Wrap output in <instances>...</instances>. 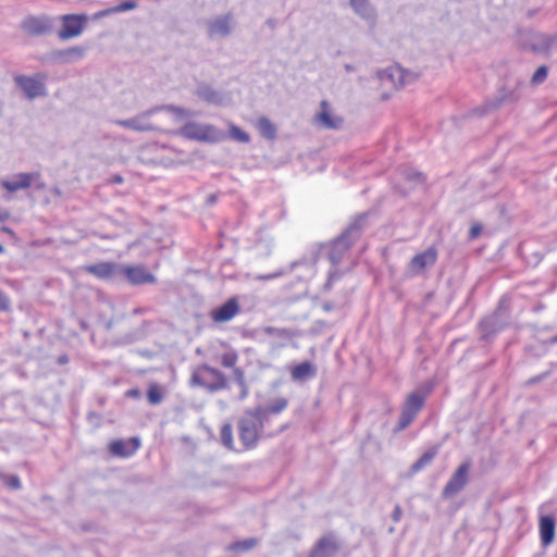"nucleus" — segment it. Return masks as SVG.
Returning <instances> with one entry per match:
<instances>
[{
    "mask_svg": "<svg viewBox=\"0 0 557 557\" xmlns=\"http://www.w3.org/2000/svg\"><path fill=\"white\" fill-rule=\"evenodd\" d=\"M368 226V213L357 214L348 226L329 243V260L336 267L342 262L346 252L360 239Z\"/></svg>",
    "mask_w": 557,
    "mask_h": 557,
    "instance_id": "nucleus-1",
    "label": "nucleus"
},
{
    "mask_svg": "<svg viewBox=\"0 0 557 557\" xmlns=\"http://www.w3.org/2000/svg\"><path fill=\"white\" fill-rule=\"evenodd\" d=\"M263 419L258 417L256 409H247L237 421V431L244 450L252 449L257 446L260 433L265 426Z\"/></svg>",
    "mask_w": 557,
    "mask_h": 557,
    "instance_id": "nucleus-2",
    "label": "nucleus"
},
{
    "mask_svg": "<svg viewBox=\"0 0 557 557\" xmlns=\"http://www.w3.org/2000/svg\"><path fill=\"white\" fill-rule=\"evenodd\" d=\"M191 386H200L210 393L228 387L226 376L219 370L208 364H201L190 376Z\"/></svg>",
    "mask_w": 557,
    "mask_h": 557,
    "instance_id": "nucleus-3",
    "label": "nucleus"
},
{
    "mask_svg": "<svg viewBox=\"0 0 557 557\" xmlns=\"http://www.w3.org/2000/svg\"><path fill=\"white\" fill-rule=\"evenodd\" d=\"M524 85V78L518 77L513 86L504 85L497 91V94L485 101V103L476 109L480 115L487 114L492 111L497 110L504 104H510L517 102L520 97V88Z\"/></svg>",
    "mask_w": 557,
    "mask_h": 557,
    "instance_id": "nucleus-4",
    "label": "nucleus"
},
{
    "mask_svg": "<svg viewBox=\"0 0 557 557\" xmlns=\"http://www.w3.org/2000/svg\"><path fill=\"white\" fill-rule=\"evenodd\" d=\"M178 134L186 139L200 143H218L222 138L221 133L214 125L194 121L185 123L178 131Z\"/></svg>",
    "mask_w": 557,
    "mask_h": 557,
    "instance_id": "nucleus-5",
    "label": "nucleus"
},
{
    "mask_svg": "<svg viewBox=\"0 0 557 557\" xmlns=\"http://www.w3.org/2000/svg\"><path fill=\"white\" fill-rule=\"evenodd\" d=\"M46 79L47 75L44 73H36L33 76L18 74L13 78L16 87L23 91L28 100L47 95Z\"/></svg>",
    "mask_w": 557,
    "mask_h": 557,
    "instance_id": "nucleus-6",
    "label": "nucleus"
},
{
    "mask_svg": "<svg viewBox=\"0 0 557 557\" xmlns=\"http://www.w3.org/2000/svg\"><path fill=\"white\" fill-rule=\"evenodd\" d=\"M425 401V395L419 392H413L408 395L396 426V431H401L408 428L416 419L418 412L423 408Z\"/></svg>",
    "mask_w": 557,
    "mask_h": 557,
    "instance_id": "nucleus-7",
    "label": "nucleus"
},
{
    "mask_svg": "<svg viewBox=\"0 0 557 557\" xmlns=\"http://www.w3.org/2000/svg\"><path fill=\"white\" fill-rule=\"evenodd\" d=\"M61 28L58 30V37L61 40H67L79 36L88 23L87 14H64L60 16Z\"/></svg>",
    "mask_w": 557,
    "mask_h": 557,
    "instance_id": "nucleus-8",
    "label": "nucleus"
},
{
    "mask_svg": "<svg viewBox=\"0 0 557 557\" xmlns=\"http://www.w3.org/2000/svg\"><path fill=\"white\" fill-rule=\"evenodd\" d=\"M470 469L471 462L469 460L459 465L442 491L444 498H450L465 488L469 481Z\"/></svg>",
    "mask_w": 557,
    "mask_h": 557,
    "instance_id": "nucleus-9",
    "label": "nucleus"
},
{
    "mask_svg": "<svg viewBox=\"0 0 557 557\" xmlns=\"http://www.w3.org/2000/svg\"><path fill=\"white\" fill-rule=\"evenodd\" d=\"M21 27L28 35L40 36L52 33L54 22L52 17L47 15H30L23 20Z\"/></svg>",
    "mask_w": 557,
    "mask_h": 557,
    "instance_id": "nucleus-10",
    "label": "nucleus"
},
{
    "mask_svg": "<svg viewBox=\"0 0 557 557\" xmlns=\"http://www.w3.org/2000/svg\"><path fill=\"white\" fill-rule=\"evenodd\" d=\"M380 79L384 83H391L395 88L405 87L407 84L416 82L418 79V75L404 70L400 66H391L380 74Z\"/></svg>",
    "mask_w": 557,
    "mask_h": 557,
    "instance_id": "nucleus-11",
    "label": "nucleus"
},
{
    "mask_svg": "<svg viewBox=\"0 0 557 557\" xmlns=\"http://www.w3.org/2000/svg\"><path fill=\"white\" fill-rule=\"evenodd\" d=\"M154 113H157V109L154 107H152V108L137 114L136 116H134L132 119L116 120L115 124H117L124 128H128V129H133V131H137V132L156 131L157 127L148 121V119L151 115H153Z\"/></svg>",
    "mask_w": 557,
    "mask_h": 557,
    "instance_id": "nucleus-12",
    "label": "nucleus"
},
{
    "mask_svg": "<svg viewBox=\"0 0 557 557\" xmlns=\"http://www.w3.org/2000/svg\"><path fill=\"white\" fill-rule=\"evenodd\" d=\"M83 270L96 276L100 280H119L121 278V263L116 262H98L94 264H88L83 268Z\"/></svg>",
    "mask_w": 557,
    "mask_h": 557,
    "instance_id": "nucleus-13",
    "label": "nucleus"
},
{
    "mask_svg": "<svg viewBox=\"0 0 557 557\" xmlns=\"http://www.w3.org/2000/svg\"><path fill=\"white\" fill-rule=\"evenodd\" d=\"M121 278H125L132 285L153 284L156 276L148 272L145 267H129L121 264Z\"/></svg>",
    "mask_w": 557,
    "mask_h": 557,
    "instance_id": "nucleus-14",
    "label": "nucleus"
},
{
    "mask_svg": "<svg viewBox=\"0 0 557 557\" xmlns=\"http://www.w3.org/2000/svg\"><path fill=\"white\" fill-rule=\"evenodd\" d=\"M339 549L335 534L329 533L317 541L308 557H334Z\"/></svg>",
    "mask_w": 557,
    "mask_h": 557,
    "instance_id": "nucleus-15",
    "label": "nucleus"
},
{
    "mask_svg": "<svg viewBox=\"0 0 557 557\" xmlns=\"http://www.w3.org/2000/svg\"><path fill=\"white\" fill-rule=\"evenodd\" d=\"M503 313V308L499 306L492 315L481 320L479 329L483 339H487L506 326V320Z\"/></svg>",
    "mask_w": 557,
    "mask_h": 557,
    "instance_id": "nucleus-16",
    "label": "nucleus"
},
{
    "mask_svg": "<svg viewBox=\"0 0 557 557\" xmlns=\"http://www.w3.org/2000/svg\"><path fill=\"white\" fill-rule=\"evenodd\" d=\"M240 311L237 297L228 298L223 305L210 311V318L215 323H224L231 321Z\"/></svg>",
    "mask_w": 557,
    "mask_h": 557,
    "instance_id": "nucleus-17",
    "label": "nucleus"
},
{
    "mask_svg": "<svg viewBox=\"0 0 557 557\" xmlns=\"http://www.w3.org/2000/svg\"><path fill=\"white\" fill-rule=\"evenodd\" d=\"M320 112L315 114V122L325 129H341L344 124V119L331 113V106L327 100H322L320 103Z\"/></svg>",
    "mask_w": 557,
    "mask_h": 557,
    "instance_id": "nucleus-18",
    "label": "nucleus"
},
{
    "mask_svg": "<svg viewBox=\"0 0 557 557\" xmlns=\"http://www.w3.org/2000/svg\"><path fill=\"white\" fill-rule=\"evenodd\" d=\"M39 176V172H21L14 174L11 180H2L1 186L10 193L26 189L32 186L33 181Z\"/></svg>",
    "mask_w": 557,
    "mask_h": 557,
    "instance_id": "nucleus-19",
    "label": "nucleus"
},
{
    "mask_svg": "<svg viewBox=\"0 0 557 557\" xmlns=\"http://www.w3.org/2000/svg\"><path fill=\"white\" fill-rule=\"evenodd\" d=\"M437 259V250L431 246L423 252L416 255L409 263L410 270L414 273H421L424 269L435 264Z\"/></svg>",
    "mask_w": 557,
    "mask_h": 557,
    "instance_id": "nucleus-20",
    "label": "nucleus"
},
{
    "mask_svg": "<svg viewBox=\"0 0 557 557\" xmlns=\"http://www.w3.org/2000/svg\"><path fill=\"white\" fill-rule=\"evenodd\" d=\"M140 446V440L138 437H131L127 442L123 440L112 441L109 445V450L113 456L129 457Z\"/></svg>",
    "mask_w": 557,
    "mask_h": 557,
    "instance_id": "nucleus-21",
    "label": "nucleus"
},
{
    "mask_svg": "<svg viewBox=\"0 0 557 557\" xmlns=\"http://www.w3.org/2000/svg\"><path fill=\"white\" fill-rule=\"evenodd\" d=\"M86 48L82 46H73L66 49L55 50L52 52V59L62 64H69L82 60L85 57Z\"/></svg>",
    "mask_w": 557,
    "mask_h": 557,
    "instance_id": "nucleus-22",
    "label": "nucleus"
},
{
    "mask_svg": "<svg viewBox=\"0 0 557 557\" xmlns=\"http://www.w3.org/2000/svg\"><path fill=\"white\" fill-rule=\"evenodd\" d=\"M349 5L359 17L375 24L377 17L376 10L369 0H349Z\"/></svg>",
    "mask_w": 557,
    "mask_h": 557,
    "instance_id": "nucleus-23",
    "label": "nucleus"
},
{
    "mask_svg": "<svg viewBox=\"0 0 557 557\" xmlns=\"http://www.w3.org/2000/svg\"><path fill=\"white\" fill-rule=\"evenodd\" d=\"M288 406V399L285 397H278L274 400H271L267 406H257L255 407L256 413L258 417L263 419L265 423H268L271 414H278L283 410H285Z\"/></svg>",
    "mask_w": 557,
    "mask_h": 557,
    "instance_id": "nucleus-24",
    "label": "nucleus"
},
{
    "mask_svg": "<svg viewBox=\"0 0 557 557\" xmlns=\"http://www.w3.org/2000/svg\"><path fill=\"white\" fill-rule=\"evenodd\" d=\"M232 22L233 15L231 13L216 17L208 25L209 35L228 36L232 33Z\"/></svg>",
    "mask_w": 557,
    "mask_h": 557,
    "instance_id": "nucleus-25",
    "label": "nucleus"
},
{
    "mask_svg": "<svg viewBox=\"0 0 557 557\" xmlns=\"http://www.w3.org/2000/svg\"><path fill=\"white\" fill-rule=\"evenodd\" d=\"M556 530V519L553 516H542L540 518V537L543 546H548L554 542Z\"/></svg>",
    "mask_w": 557,
    "mask_h": 557,
    "instance_id": "nucleus-26",
    "label": "nucleus"
},
{
    "mask_svg": "<svg viewBox=\"0 0 557 557\" xmlns=\"http://www.w3.org/2000/svg\"><path fill=\"white\" fill-rule=\"evenodd\" d=\"M317 375V368L310 361H302L292 369L290 376L294 381L306 382Z\"/></svg>",
    "mask_w": 557,
    "mask_h": 557,
    "instance_id": "nucleus-27",
    "label": "nucleus"
},
{
    "mask_svg": "<svg viewBox=\"0 0 557 557\" xmlns=\"http://www.w3.org/2000/svg\"><path fill=\"white\" fill-rule=\"evenodd\" d=\"M195 95L207 103L220 106L223 102L222 95L212 86L206 83L198 85Z\"/></svg>",
    "mask_w": 557,
    "mask_h": 557,
    "instance_id": "nucleus-28",
    "label": "nucleus"
},
{
    "mask_svg": "<svg viewBox=\"0 0 557 557\" xmlns=\"http://www.w3.org/2000/svg\"><path fill=\"white\" fill-rule=\"evenodd\" d=\"M259 134L267 140H275L277 137V128L267 116H261L256 123Z\"/></svg>",
    "mask_w": 557,
    "mask_h": 557,
    "instance_id": "nucleus-29",
    "label": "nucleus"
},
{
    "mask_svg": "<svg viewBox=\"0 0 557 557\" xmlns=\"http://www.w3.org/2000/svg\"><path fill=\"white\" fill-rule=\"evenodd\" d=\"M438 454V446H433L430 449H428L425 453L422 454V456L411 465L410 467V473L414 474L419 471H421L423 468L429 466L433 459Z\"/></svg>",
    "mask_w": 557,
    "mask_h": 557,
    "instance_id": "nucleus-30",
    "label": "nucleus"
},
{
    "mask_svg": "<svg viewBox=\"0 0 557 557\" xmlns=\"http://www.w3.org/2000/svg\"><path fill=\"white\" fill-rule=\"evenodd\" d=\"M264 334L273 336L283 341H289L297 336V333L292 329L265 326L263 329Z\"/></svg>",
    "mask_w": 557,
    "mask_h": 557,
    "instance_id": "nucleus-31",
    "label": "nucleus"
},
{
    "mask_svg": "<svg viewBox=\"0 0 557 557\" xmlns=\"http://www.w3.org/2000/svg\"><path fill=\"white\" fill-rule=\"evenodd\" d=\"M164 392L158 383H150L147 391V400L150 405L156 406L162 403Z\"/></svg>",
    "mask_w": 557,
    "mask_h": 557,
    "instance_id": "nucleus-32",
    "label": "nucleus"
},
{
    "mask_svg": "<svg viewBox=\"0 0 557 557\" xmlns=\"http://www.w3.org/2000/svg\"><path fill=\"white\" fill-rule=\"evenodd\" d=\"M154 108L157 109V112L166 111L174 114L177 119L189 117L194 115L187 109L174 104H160L154 106Z\"/></svg>",
    "mask_w": 557,
    "mask_h": 557,
    "instance_id": "nucleus-33",
    "label": "nucleus"
},
{
    "mask_svg": "<svg viewBox=\"0 0 557 557\" xmlns=\"http://www.w3.org/2000/svg\"><path fill=\"white\" fill-rule=\"evenodd\" d=\"M233 375H234L235 382L237 383V385L240 388V394H239L238 399L244 400L249 394V388H248V385L245 380V373L240 368H234Z\"/></svg>",
    "mask_w": 557,
    "mask_h": 557,
    "instance_id": "nucleus-34",
    "label": "nucleus"
},
{
    "mask_svg": "<svg viewBox=\"0 0 557 557\" xmlns=\"http://www.w3.org/2000/svg\"><path fill=\"white\" fill-rule=\"evenodd\" d=\"M220 437L222 444L230 450H236L234 447V440H233V428L231 423H225L221 428Z\"/></svg>",
    "mask_w": 557,
    "mask_h": 557,
    "instance_id": "nucleus-35",
    "label": "nucleus"
},
{
    "mask_svg": "<svg viewBox=\"0 0 557 557\" xmlns=\"http://www.w3.org/2000/svg\"><path fill=\"white\" fill-rule=\"evenodd\" d=\"M0 480L7 485L10 490L18 491L22 488V482L16 474H7L0 471Z\"/></svg>",
    "mask_w": 557,
    "mask_h": 557,
    "instance_id": "nucleus-36",
    "label": "nucleus"
},
{
    "mask_svg": "<svg viewBox=\"0 0 557 557\" xmlns=\"http://www.w3.org/2000/svg\"><path fill=\"white\" fill-rule=\"evenodd\" d=\"M230 137L233 139V140H236L238 143H243V144H247L250 141V135L245 132L244 129H242L240 127H238L237 125H234L232 124L230 126Z\"/></svg>",
    "mask_w": 557,
    "mask_h": 557,
    "instance_id": "nucleus-37",
    "label": "nucleus"
},
{
    "mask_svg": "<svg viewBox=\"0 0 557 557\" xmlns=\"http://www.w3.org/2000/svg\"><path fill=\"white\" fill-rule=\"evenodd\" d=\"M258 544V540L255 537L245 539L242 541L234 542L230 545L231 550H250Z\"/></svg>",
    "mask_w": 557,
    "mask_h": 557,
    "instance_id": "nucleus-38",
    "label": "nucleus"
},
{
    "mask_svg": "<svg viewBox=\"0 0 557 557\" xmlns=\"http://www.w3.org/2000/svg\"><path fill=\"white\" fill-rule=\"evenodd\" d=\"M138 3L136 0H125L119 3L117 5L111 7L112 13H121L125 11H132L137 8Z\"/></svg>",
    "mask_w": 557,
    "mask_h": 557,
    "instance_id": "nucleus-39",
    "label": "nucleus"
},
{
    "mask_svg": "<svg viewBox=\"0 0 557 557\" xmlns=\"http://www.w3.org/2000/svg\"><path fill=\"white\" fill-rule=\"evenodd\" d=\"M548 74V69L546 65H541L532 75L531 77V84L533 86H537L542 84L546 78Z\"/></svg>",
    "mask_w": 557,
    "mask_h": 557,
    "instance_id": "nucleus-40",
    "label": "nucleus"
},
{
    "mask_svg": "<svg viewBox=\"0 0 557 557\" xmlns=\"http://www.w3.org/2000/svg\"><path fill=\"white\" fill-rule=\"evenodd\" d=\"M342 275H343V273L341 271H338L337 269L330 271L329 278H327L326 283L324 284L323 289L325 292H329L332 288L333 283L335 281H338L342 277Z\"/></svg>",
    "mask_w": 557,
    "mask_h": 557,
    "instance_id": "nucleus-41",
    "label": "nucleus"
},
{
    "mask_svg": "<svg viewBox=\"0 0 557 557\" xmlns=\"http://www.w3.org/2000/svg\"><path fill=\"white\" fill-rule=\"evenodd\" d=\"M405 177L408 181L414 182V183H423L425 181L424 174L421 172H416L413 170H406L405 171Z\"/></svg>",
    "mask_w": 557,
    "mask_h": 557,
    "instance_id": "nucleus-42",
    "label": "nucleus"
},
{
    "mask_svg": "<svg viewBox=\"0 0 557 557\" xmlns=\"http://www.w3.org/2000/svg\"><path fill=\"white\" fill-rule=\"evenodd\" d=\"M237 361V356L235 354H224L222 356L221 363L225 368H236L235 363Z\"/></svg>",
    "mask_w": 557,
    "mask_h": 557,
    "instance_id": "nucleus-43",
    "label": "nucleus"
},
{
    "mask_svg": "<svg viewBox=\"0 0 557 557\" xmlns=\"http://www.w3.org/2000/svg\"><path fill=\"white\" fill-rule=\"evenodd\" d=\"M10 309V300L8 296L0 289V311H8Z\"/></svg>",
    "mask_w": 557,
    "mask_h": 557,
    "instance_id": "nucleus-44",
    "label": "nucleus"
},
{
    "mask_svg": "<svg viewBox=\"0 0 557 557\" xmlns=\"http://www.w3.org/2000/svg\"><path fill=\"white\" fill-rule=\"evenodd\" d=\"M550 375V371H546V372H543L536 376H533L531 379L528 380L527 384L528 385H533V384H536L539 382H541L542 380L548 377Z\"/></svg>",
    "mask_w": 557,
    "mask_h": 557,
    "instance_id": "nucleus-45",
    "label": "nucleus"
},
{
    "mask_svg": "<svg viewBox=\"0 0 557 557\" xmlns=\"http://www.w3.org/2000/svg\"><path fill=\"white\" fill-rule=\"evenodd\" d=\"M541 49L548 50L552 46V39L546 35L540 36Z\"/></svg>",
    "mask_w": 557,
    "mask_h": 557,
    "instance_id": "nucleus-46",
    "label": "nucleus"
},
{
    "mask_svg": "<svg viewBox=\"0 0 557 557\" xmlns=\"http://www.w3.org/2000/svg\"><path fill=\"white\" fill-rule=\"evenodd\" d=\"M112 10H111V7L110 8H107V9H103L101 11H98L94 14L92 18L94 20H99V18H102V17H107V16H110L112 15Z\"/></svg>",
    "mask_w": 557,
    "mask_h": 557,
    "instance_id": "nucleus-47",
    "label": "nucleus"
},
{
    "mask_svg": "<svg viewBox=\"0 0 557 557\" xmlns=\"http://www.w3.org/2000/svg\"><path fill=\"white\" fill-rule=\"evenodd\" d=\"M401 517H403V509L399 505H396L392 512V519L394 522H399Z\"/></svg>",
    "mask_w": 557,
    "mask_h": 557,
    "instance_id": "nucleus-48",
    "label": "nucleus"
},
{
    "mask_svg": "<svg viewBox=\"0 0 557 557\" xmlns=\"http://www.w3.org/2000/svg\"><path fill=\"white\" fill-rule=\"evenodd\" d=\"M481 232H482V226L480 224H474L470 228L469 237L471 239H474L481 234Z\"/></svg>",
    "mask_w": 557,
    "mask_h": 557,
    "instance_id": "nucleus-49",
    "label": "nucleus"
},
{
    "mask_svg": "<svg viewBox=\"0 0 557 557\" xmlns=\"http://www.w3.org/2000/svg\"><path fill=\"white\" fill-rule=\"evenodd\" d=\"M125 396L128 398L139 399L141 397V392L138 388H131L125 393Z\"/></svg>",
    "mask_w": 557,
    "mask_h": 557,
    "instance_id": "nucleus-50",
    "label": "nucleus"
},
{
    "mask_svg": "<svg viewBox=\"0 0 557 557\" xmlns=\"http://www.w3.org/2000/svg\"><path fill=\"white\" fill-rule=\"evenodd\" d=\"M33 184L35 185V188L37 190H42L47 187L46 183L41 180V174L39 173V176L33 181Z\"/></svg>",
    "mask_w": 557,
    "mask_h": 557,
    "instance_id": "nucleus-51",
    "label": "nucleus"
},
{
    "mask_svg": "<svg viewBox=\"0 0 557 557\" xmlns=\"http://www.w3.org/2000/svg\"><path fill=\"white\" fill-rule=\"evenodd\" d=\"M109 181L113 184H121V183H123L124 180H123L122 175L114 174L111 176V178Z\"/></svg>",
    "mask_w": 557,
    "mask_h": 557,
    "instance_id": "nucleus-52",
    "label": "nucleus"
},
{
    "mask_svg": "<svg viewBox=\"0 0 557 557\" xmlns=\"http://www.w3.org/2000/svg\"><path fill=\"white\" fill-rule=\"evenodd\" d=\"M216 200H218V195L216 194H211L207 198V205L208 206H212V205H214L216 202Z\"/></svg>",
    "mask_w": 557,
    "mask_h": 557,
    "instance_id": "nucleus-53",
    "label": "nucleus"
},
{
    "mask_svg": "<svg viewBox=\"0 0 557 557\" xmlns=\"http://www.w3.org/2000/svg\"><path fill=\"white\" fill-rule=\"evenodd\" d=\"M57 362L59 364H66L69 362V357L66 355H61L58 357Z\"/></svg>",
    "mask_w": 557,
    "mask_h": 557,
    "instance_id": "nucleus-54",
    "label": "nucleus"
},
{
    "mask_svg": "<svg viewBox=\"0 0 557 557\" xmlns=\"http://www.w3.org/2000/svg\"><path fill=\"white\" fill-rule=\"evenodd\" d=\"M324 311H331L334 309V305L331 301H326L322 305Z\"/></svg>",
    "mask_w": 557,
    "mask_h": 557,
    "instance_id": "nucleus-55",
    "label": "nucleus"
},
{
    "mask_svg": "<svg viewBox=\"0 0 557 557\" xmlns=\"http://www.w3.org/2000/svg\"><path fill=\"white\" fill-rule=\"evenodd\" d=\"M10 214L8 211H0V222H4L9 219Z\"/></svg>",
    "mask_w": 557,
    "mask_h": 557,
    "instance_id": "nucleus-56",
    "label": "nucleus"
},
{
    "mask_svg": "<svg viewBox=\"0 0 557 557\" xmlns=\"http://www.w3.org/2000/svg\"><path fill=\"white\" fill-rule=\"evenodd\" d=\"M265 23L271 28H274L276 26V22L273 18H268Z\"/></svg>",
    "mask_w": 557,
    "mask_h": 557,
    "instance_id": "nucleus-57",
    "label": "nucleus"
},
{
    "mask_svg": "<svg viewBox=\"0 0 557 557\" xmlns=\"http://www.w3.org/2000/svg\"><path fill=\"white\" fill-rule=\"evenodd\" d=\"M548 345L557 344V334L545 342Z\"/></svg>",
    "mask_w": 557,
    "mask_h": 557,
    "instance_id": "nucleus-58",
    "label": "nucleus"
},
{
    "mask_svg": "<svg viewBox=\"0 0 557 557\" xmlns=\"http://www.w3.org/2000/svg\"><path fill=\"white\" fill-rule=\"evenodd\" d=\"M304 263V261H295L290 264L292 269H294L296 265Z\"/></svg>",
    "mask_w": 557,
    "mask_h": 557,
    "instance_id": "nucleus-59",
    "label": "nucleus"
},
{
    "mask_svg": "<svg viewBox=\"0 0 557 557\" xmlns=\"http://www.w3.org/2000/svg\"><path fill=\"white\" fill-rule=\"evenodd\" d=\"M276 276H277V274H273V275L267 276V278H273V277H276Z\"/></svg>",
    "mask_w": 557,
    "mask_h": 557,
    "instance_id": "nucleus-60",
    "label": "nucleus"
},
{
    "mask_svg": "<svg viewBox=\"0 0 557 557\" xmlns=\"http://www.w3.org/2000/svg\"><path fill=\"white\" fill-rule=\"evenodd\" d=\"M4 250L3 246L0 244V253H2Z\"/></svg>",
    "mask_w": 557,
    "mask_h": 557,
    "instance_id": "nucleus-61",
    "label": "nucleus"
}]
</instances>
